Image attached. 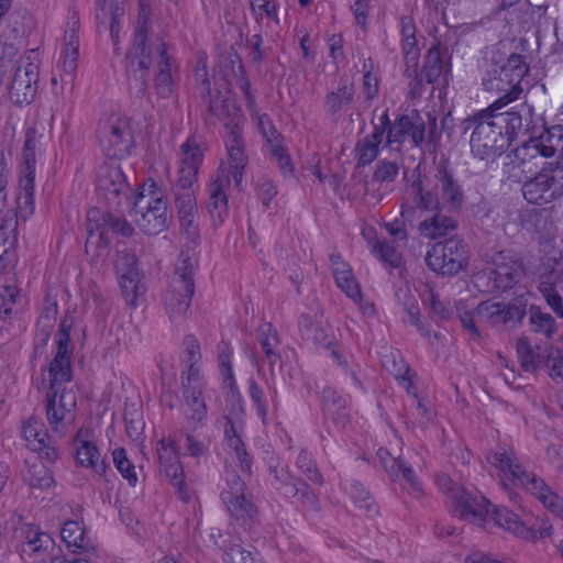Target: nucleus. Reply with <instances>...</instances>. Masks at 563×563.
Returning a JSON list of instances; mask_svg holds the SVG:
<instances>
[{
  "instance_id": "nucleus-1",
  "label": "nucleus",
  "mask_w": 563,
  "mask_h": 563,
  "mask_svg": "<svg viewBox=\"0 0 563 563\" xmlns=\"http://www.w3.org/2000/svg\"><path fill=\"white\" fill-rule=\"evenodd\" d=\"M415 206L423 211L462 210L466 194L463 183L456 176L449 161L441 159L430 177H418L410 185Z\"/></svg>"
},
{
  "instance_id": "nucleus-2",
  "label": "nucleus",
  "mask_w": 563,
  "mask_h": 563,
  "mask_svg": "<svg viewBox=\"0 0 563 563\" xmlns=\"http://www.w3.org/2000/svg\"><path fill=\"white\" fill-rule=\"evenodd\" d=\"M487 462L498 471L505 489L521 486L533 495L554 517L563 521V497L556 494L541 477L530 473L519 462L512 448L498 445L486 455Z\"/></svg>"
},
{
  "instance_id": "nucleus-3",
  "label": "nucleus",
  "mask_w": 563,
  "mask_h": 563,
  "mask_svg": "<svg viewBox=\"0 0 563 563\" xmlns=\"http://www.w3.org/2000/svg\"><path fill=\"white\" fill-rule=\"evenodd\" d=\"M528 71L527 57L521 54L511 53L505 60L494 55L492 65L482 79V85L485 90L501 93V96L489 106L503 109L518 100L522 92L521 81Z\"/></svg>"
},
{
  "instance_id": "nucleus-4",
  "label": "nucleus",
  "mask_w": 563,
  "mask_h": 563,
  "mask_svg": "<svg viewBox=\"0 0 563 563\" xmlns=\"http://www.w3.org/2000/svg\"><path fill=\"white\" fill-rule=\"evenodd\" d=\"M499 110L488 106L461 122L460 128L464 134L472 130L471 152L482 161H494L510 146L509 136H505L495 118V111Z\"/></svg>"
},
{
  "instance_id": "nucleus-5",
  "label": "nucleus",
  "mask_w": 563,
  "mask_h": 563,
  "mask_svg": "<svg viewBox=\"0 0 563 563\" xmlns=\"http://www.w3.org/2000/svg\"><path fill=\"white\" fill-rule=\"evenodd\" d=\"M208 109L211 114L223 121L227 133V161L230 168L228 175L233 178L236 189L242 190L244 169L249 162L243 137V114L238 108L230 111L227 102L220 99L210 100Z\"/></svg>"
},
{
  "instance_id": "nucleus-6",
  "label": "nucleus",
  "mask_w": 563,
  "mask_h": 563,
  "mask_svg": "<svg viewBox=\"0 0 563 563\" xmlns=\"http://www.w3.org/2000/svg\"><path fill=\"white\" fill-rule=\"evenodd\" d=\"M197 260L192 252L181 251L176 263L175 276L164 295L165 309L170 319L185 314L195 291L194 272Z\"/></svg>"
},
{
  "instance_id": "nucleus-7",
  "label": "nucleus",
  "mask_w": 563,
  "mask_h": 563,
  "mask_svg": "<svg viewBox=\"0 0 563 563\" xmlns=\"http://www.w3.org/2000/svg\"><path fill=\"white\" fill-rule=\"evenodd\" d=\"M148 16L141 7L132 47L125 56V70L130 89L144 92L151 65V38H148Z\"/></svg>"
},
{
  "instance_id": "nucleus-8",
  "label": "nucleus",
  "mask_w": 563,
  "mask_h": 563,
  "mask_svg": "<svg viewBox=\"0 0 563 563\" xmlns=\"http://www.w3.org/2000/svg\"><path fill=\"white\" fill-rule=\"evenodd\" d=\"M522 195L529 203L543 206L563 197V157L547 162L522 185Z\"/></svg>"
},
{
  "instance_id": "nucleus-9",
  "label": "nucleus",
  "mask_w": 563,
  "mask_h": 563,
  "mask_svg": "<svg viewBox=\"0 0 563 563\" xmlns=\"http://www.w3.org/2000/svg\"><path fill=\"white\" fill-rule=\"evenodd\" d=\"M269 484L275 492L288 499H296L305 508L319 510V498L309 484L296 477L289 466L279 459L272 457L268 462Z\"/></svg>"
},
{
  "instance_id": "nucleus-10",
  "label": "nucleus",
  "mask_w": 563,
  "mask_h": 563,
  "mask_svg": "<svg viewBox=\"0 0 563 563\" xmlns=\"http://www.w3.org/2000/svg\"><path fill=\"white\" fill-rule=\"evenodd\" d=\"M71 380L59 379L54 385L49 378V388L46 395L45 412L51 429L65 435L76 418L77 396L73 390H67L65 384Z\"/></svg>"
},
{
  "instance_id": "nucleus-11",
  "label": "nucleus",
  "mask_w": 563,
  "mask_h": 563,
  "mask_svg": "<svg viewBox=\"0 0 563 563\" xmlns=\"http://www.w3.org/2000/svg\"><path fill=\"white\" fill-rule=\"evenodd\" d=\"M36 56L35 51L26 52L14 62L10 73L3 76L9 97L15 104L30 103L36 95L38 81Z\"/></svg>"
},
{
  "instance_id": "nucleus-12",
  "label": "nucleus",
  "mask_w": 563,
  "mask_h": 563,
  "mask_svg": "<svg viewBox=\"0 0 563 563\" xmlns=\"http://www.w3.org/2000/svg\"><path fill=\"white\" fill-rule=\"evenodd\" d=\"M378 128H384L386 134V145L393 147L397 145L400 148L406 141H409L413 147H420L426 136V121L417 111L409 114H398L394 121L389 119L388 109H386L378 119Z\"/></svg>"
},
{
  "instance_id": "nucleus-13",
  "label": "nucleus",
  "mask_w": 563,
  "mask_h": 563,
  "mask_svg": "<svg viewBox=\"0 0 563 563\" xmlns=\"http://www.w3.org/2000/svg\"><path fill=\"white\" fill-rule=\"evenodd\" d=\"M36 132L29 129L22 151L23 163L19 179L16 209L21 218L27 219L34 212L35 164H36Z\"/></svg>"
},
{
  "instance_id": "nucleus-14",
  "label": "nucleus",
  "mask_w": 563,
  "mask_h": 563,
  "mask_svg": "<svg viewBox=\"0 0 563 563\" xmlns=\"http://www.w3.org/2000/svg\"><path fill=\"white\" fill-rule=\"evenodd\" d=\"M427 266L442 276H453L463 271L467 264L466 247L461 240L446 239L438 242L427 252Z\"/></svg>"
},
{
  "instance_id": "nucleus-15",
  "label": "nucleus",
  "mask_w": 563,
  "mask_h": 563,
  "mask_svg": "<svg viewBox=\"0 0 563 563\" xmlns=\"http://www.w3.org/2000/svg\"><path fill=\"white\" fill-rule=\"evenodd\" d=\"M96 189L110 209L119 210L130 199V185L117 162H107L99 166Z\"/></svg>"
},
{
  "instance_id": "nucleus-16",
  "label": "nucleus",
  "mask_w": 563,
  "mask_h": 563,
  "mask_svg": "<svg viewBox=\"0 0 563 563\" xmlns=\"http://www.w3.org/2000/svg\"><path fill=\"white\" fill-rule=\"evenodd\" d=\"M134 221L147 235H156L167 228V200L164 196L140 195L134 203Z\"/></svg>"
},
{
  "instance_id": "nucleus-17",
  "label": "nucleus",
  "mask_w": 563,
  "mask_h": 563,
  "mask_svg": "<svg viewBox=\"0 0 563 563\" xmlns=\"http://www.w3.org/2000/svg\"><path fill=\"white\" fill-rule=\"evenodd\" d=\"M523 275L522 262L501 252L495 257L492 267H487L477 275V279L487 278L488 285L492 283L493 290L506 291L512 288Z\"/></svg>"
},
{
  "instance_id": "nucleus-18",
  "label": "nucleus",
  "mask_w": 563,
  "mask_h": 563,
  "mask_svg": "<svg viewBox=\"0 0 563 563\" xmlns=\"http://www.w3.org/2000/svg\"><path fill=\"white\" fill-rule=\"evenodd\" d=\"M534 115V108L528 102L517 104L504 112L495 111V118L505 136H509V144L519 136L534 134L537 128Z\"/></svg>"
},
{
  "instance_id": "nucleus-19",
  "label": "nucleus",
  "mask_w": 563,
  "mask_h": 563,
  "mask_svg": "<svg viewBox=\"0 0 563 563\" xmlns=\"http://www.w3.org/2000/svg\"><path fill=\"white\" fill-rule=\"evenodd\" d=\"M134 137L129 118H119L110 123L101 139V147L106 156L121 159L131 154Z\"/></svg>"
},
{
  "instance_id": "nucleus-20",
  "label": "nucleus",
  "mask_w": 563,
  "mask_h": 563,
  "mask_svg": "<svg viewBox=\"0 0 563 563\" xmlns=\"http://www.w3.org/2000/svg\"><path fill=\"white\" fill-rule=\"evenodd\" d=\"M159 471L177 489L179 499L187 501L189 496L184 484V470L179 462L176 443L172 438L162 439L156 444Z\"/></svg>"
},
{
  "instance_id": "nucleus-21",
  "label": "nucleus",
  "mask_w": 563,
  "mask_h": 563,
  "mask_svg": "<svg viewBox=\"0 0 563 563\" xmlns=\"http://www.w3.org/2000/svg\"><path fill=\"white\" fill-rule=\"evenodd\" d=\"M477 319L489 325L520 323L526 316V308L519 303H505L501 301L485 300L475 309Z\"/></svg>"
},
{
  "instance_id": "nucleus-22",
  "label": "nucleus",
  "mask_w": 563,
  "mask_h": 563,
  "mask_svg": "<svg viewBox=\"0 0 563 563\" xmlns=\"http://www.w3.org/2000/svg\"><path fill=\"white\" fill-rule=\"evenodd\" d=\"M231 179L227 170L220 167L211 178L208 191L207 209L214 225H221L229 216L228 191Z\"/></svg>"
},
{
  "instance_id": "nucleus-23",
  "label": "nucleus",
  "mask_w": 563,
  "mask_h": 563,
  "mask_svg": "<svg viewBox=\"0 0 563 563\" xmlns=\"http://www.w3.org/2000/svg\"><path fill=\"white\" fill-rule=\"evenodd\" d=\"M126 0H97L96 21L98 27L109 29L110 37L114 46V53L120 55L121 21L125 14Z\"/></svg>"
},
{
  "instance_id": "nucleus-24",
  "label": "nucleus",
  "mask_w": 563,
  "mask_h": 563,
  "mask_svg": "<svg viewBox=\"0 0 563 563\" xmlns=\"http://www.w3.org/2000/svg\"><path fill=\"white\" fill-rule=\"evenodd\" d=\"M377 456L384 470L394 481H397L399 477H402V479L406 481V483L409 485L408 493L410 495L417 499H420L424 496L422 484L417 477L410 464H408L399 456H393L390 452L384 448L378 449Z\"/></svg>"
},
{
  "instance_id": "nucleus-25",
  "label": "nucleus",
  "mask_w": 563,
  "mask_h": 563,
  "mask_svg": "<svg viewBox=\"0 0 563 563\" xmlns=\"http://www.w3.org/2000/svg\"><path fill=\"white\" fill-rule=\"evenodd\" d=\"M22 431L30 449L37 452L40 457L51 463L58 459L59 453L57 446L48 437L47 430L40 418L31 417L24 422Z\"/></svg>"
},
{
  "instance_id": "nucleus-26",
  "label": "nucleus",
  "mask_w": 563,
  "mask_h": 563,
  "mask_svg": "<svg viewBox=\"0 0 563 563\" xmlns=\"http://www.w3.org/2000/svg\"><path fill=\"white\" fill-rule=\"evenodd\" d=\"M183 397L185 399L186 419L194 428L202 427L207 421L208 410L203 398L205 380H181Z\"/></svg>"
},
{
  "instance_id": "nucleus-27",
  "label": "nucleus",
  "mask_w": 563,
  "mask_h": 563,
  "mask_svg": "<svg viewBox=\"0 0 563 563\" xmlns=\"http://www.w3.org/2000/svg\"><path fill=\"white\" fill-rule=\"evenodd\" d=\"M69 332L70 324H68L67 321L64 320L56 334L57 351L48 367L49 378H53L54 385H56V382L59 379H73V369L70 364L71 350L69 349Z\"/></svg>"
},
{
  "instance_id": "nucleus-28",
  "label": "nucleus",
  "mask_w": 563,
  "mask_h": 563,
  "mask_svg": "<svg viewBox=\"0 0 563 563\" xmlns=\"http://www.w3.org/2000/svg\"><path fill=\"white\" fill-rule=\"evenodd\" d=\"M355 99V86L346 77H341L335 89L324 96V113L332 121H339L343 112L353 104Z\"/></svg>"
},
{
  "instance_id": "nucleus-29",
  "label": "nucleus",
  "mask_w": 563,
  "mask_h": 563,
  "mask_svg": "<svg viewBox=\"0 0 563 563\" xmlns=\"http://www.w3.org/2000/svg\"><path fill=\"white\" fill-rule=\"evenodd\" d=\"M221 499L225 504L231 517L240 526L250 528L260 521L257 507L244 493L238 495L221 493Z\"/></svg>"
},
{
  "instance_id": "nucleus-30",
  "label": "nucleus",
  "mask_w": 563,
  "mask_h": 563,
  "mask_svg": "<svg viewBox=\"0 0 563 563\" xmlns=\"http://www.w3.org/2000/svg\"><path fill=\"white\" fill-rule=\"evenodd\" d=\"M490 503L483 496L475 497L466 492L452 496V506L455 515L472 522H482L488 514Z\"/></svg>"
},
{
  "instance_id": "nucleus-31",
  "label": "nucleus",
  "mask_w": 563,
  "mask_h": 563,
  "mask_svg": "<svg viewBox=\"0 0 563 563\" xmlns=\"http://www.w3.org/2000/svg\"><path fill=\"white\" fill-rule=\"evenodd\" d=\"M81 435L82 430H79L74 438L77 464L81 467L92 470L99 475H104L109 468V464L101 459L98 446L93 442L82 439Z\"/></svg>"
},
{
  "instance_id": "nucleus-32",
  "label": "nucleus",
  "mask_w": 563,
  "mask_h": 563,
  "mask_svg": "<svg viewBox=\"0 0 563 563\" xmlns=\"http://www.w3.org/2000/svg\"><path fill=\"white\" fill-rule=\"evenodd\" d=\"M175 203L181 231L187 234L188 239L196 243L198 239V208L195 195L188 192L179 195L175 198Z\"/></svg>"
},
{
  "instance_id": "nucleus-33",
  "label": "nucleus",
  "mask_w": 563,
  "mask_h": 563,
  "mask_svg": "<svg viewBox=\"0 0 563 563\" xmlns=\"http://www.w3.org/2000/svg\"><path fill=\"white\" fill-rule=\"evenodd\" d=\"M446 54L448 47L443 46L439 41L432 44L428 49L420 71L421 77L428 84L439 82L441 78L443 81H446V76L450 70L446 68L444 74L443 56Z\"/></svg>"
},
{
  "instance_id": "nucleus-34",
  "label": "nucleus",
  "mask_w": 563,
  "mask_h": 563,
  "mask_svg": "<svg viewBox=\"0 0 563 563\" xmlns=\"http://www.w3.org/2000/svg\"><path fill=\"white\" fill-rule=\"evenodd\" d=\"M232 355L233 349L231 345L224 340H221L217 346V357L222 376V387L228 390V395L232 399L241 401V395L233 374Z\"/></svg>"
},
{
  "instance_id": "nucleus-35",
  "label": "nucleus",
  "mask_w": 563,
  "mask_h": 563,
  "mask_svg": "<svg viewBox=\"0 0 563 563\" xmlns=\"http://www.w3.org/2000/svg\"><path fill=\"white\" fill-rule=\"evenodd\" d=\"M383 137L384 128L379 129L377 123H373V132L358 140L355 145V159L357 167H365L377 158Z\"/></svg>"
},
{
  "instance_id": "nucleus-36",
  "label": "nucleus",
  "mask_w": 563,
  "mask_h": 563,
  "mask_svg": "<svg viewBox=\"0 0 563 563\" xmlns=\"http://www.w3.org/2000/svg\"><path fill=\"white\" fill-rule=\"evenodd\" d=\"M434 212L432 217L419 223L418 231L421 236L437 240L456 230L457 222L453 217L442 213V210Z\"/></svg>"
},
{
  "instance_id": "nucleus-37",
  "label": "nucleus",
  "mask_w": 563,
  "mask_h": 563,
  "mask_svg": "<svg viewBox=\"0 0 563 563\" xmlns=\"http://www.w3.org/2000/svg\"><path fill=\"white\" fill-rule=\"evenodd\" d=\"M151 64L154 67V76L179 74V65L176 58L168 53L166 43L158 36L151 38Z\"/></svg>"
},
{
  "instance_id": "nucleus-38",
  "label": "nucleus",
  "mask_w": 563,
  "mask_h": 563,
  "mask_svg": "<svg viewBox=\"0 0 563 563\" xmlns=\"http://www.w3.org/2000/svg\"><path fill=\"white\" fill-rule=\"evenodd\" d=\"M22 477L33 488L45 489L54 484L51 470L40 457L26 459Z\"/></svg>"
},
{
  "instance_id": "nucleus-39",
  "label": "nucleus",
  "mask_w": 563,
  "mask_h": 563,
  "mask_svg": "<svg viewBox=\"0 0 563 563\" xmlns=\"http://www.w3.org/2000/svg\"><path fill=\"white\" fill-rule=\"evenodd\" d=\"M184 363L187 369L181 373V380L203 379L200 371L201 352L199 341L195 335L189 334L184 339Z\"/></svg>"
},
{
  "instance_id": "nucleus-40",
  "label": "nucleus",
  "mask_w": 563,
  "mask_h": 563,
  "mask_svg": "<svg viewBox=\"0 0 563 563\" xmlns=\"http://www.w3.org/2000/svg\"><path fill=\"white\" fill-rule=\"evenodd\" d=\"M396 297L408 314V322L416 327L417 331L429 341H431V338L438 339V334L432 332L429 327L420 320V309L417 300L409 294L408 289L399 288L396 291Z\"/></svg>"
},
{
  "instance_id": "nucleus-41",
  "label": "nucleus",
  "mask_w": 563,
  "mask_h": 563,
  "mask_svg": "<svg viewBox=\"0 0 563 563\" xmlns=\"http://www.w3.org/2000/svg\"><path fill=\"white\" fill-rule=\"evenodd\" d=\"M561 134L555 135L550 130H544L539 136L536 133L529 136V141L523 145L522 150H532L543 157H552L561 146Z\"/></svg>"
},
{
  "instance_id": "nucleus-42",
  "label": "nucleus",
  "mask_w": 563,
  "mask_h": 563,
  "mask_svg": "<svg viewBox=\"0 0 563 563\" xmlns=\"http://www.w3.org/2000/svg\"><path fill=\"white\" fill-rule=\"evenodd\" d=\"M207 150V143L201 135L191 134L185 143L181 144V165L200 168L203 162V155Z\"/></svg>"
},
{
  "instance_id": "nucleus-43",
  "label": "nucleus",
  "mask_w": 563,
  "mask_h": 563,
  "mask_svg": "<svg viewBox=\"0 0 563 563\" xmlns=\"http://www.w3.org/2000/svg\"><path fill=\"white\" fill-rule=\"evenodd\" d=\"M494 521L501 528L511 531L520 538L528 539L531 534L529 528L520 521L519 517L506 507H496L493 510Z\"/></svg>"
},
{
  "instance_id": "nucleus-44",
  "label": "nucleus",
  "mask_w": 563,
  "mask_h": 563,
  "mask_svg": "<svg viewBox=\"0 0 563 563\" xmlns=\"http://www.w3.org/2000/svg\"><path fill=\"white\" fill-rule=\"evenodd\" d=\"M258 341L265 358L273 367L280 357L278 351L279 338L276 329L271 323L263 324L258 330Z\"/></svg>"
},
{
  "instance_id": "nucleus-45",
  "label": "nucleus",
  "mask_w": 563,
  "mask_h": 563,
  "mask_svg": "<svg viewBox=\"0 0 563 563\" xmlns=\"http://www.w3.org/2000/svg\"><path fill=\"white\" fill-rule=\"evenodd\" d=\"M529 325L533 333L551 339L558 330L556 322L550 313L543 312L540 307L531 306L529 310Z\"/></svg>"
},
{
  "instance_id": "nucleus-46",
  "label": "nucleus",
  "mask_w": 563,
  "mask_h": 563,
  "mask_svg": "<svg viewBox=\"0 0 563 563\" xmlns=\"http://www.w3.org/2000/svg\"><path fill=\"white\" fill-rule=\"evenodd\" d=\"M368 245L371 253L386 267L394 269L401 265V255L390 242L375 239L373 242L368 241Z\"/></svg>"
},
{
  "instance_id": "nucleus-47",
  "label": "nucleus",
  "mask_w": 563,
  "mask_h": 563,
  "mask_svg": "<svg viewBox=\"0 0 563 563\" xmlns=\"http://www.w3.org/2000/svg\"><path fill=\"white\" fill-rule=\"evenodd\" d=\"M60 537L68 550L74 553L88 548L85 542V530L77 521H67L60 530Z\"/></svg>"
},
{
  "instance_id": "nucleus-48",
  "label": "nucleus",
  "mask_w": 563,
  "mask_h": 563,
  "mask_svg": "<svg viewBox=\"0 0 563 563\" xmlns=\"http://www.w3.org/2000/svg\"><path fill=\"white\" fill-rule=\"evenodd\" d=\"M321 399L324 409L331 415L346 416L350 400L349 397L340 395L333 387L327 386L322 389Z\"/></svg>"
},
{
  "instance_id": "nucleus-49",
  "label": "nucleus",
  "mask_w": 563,
  "mask_h": 563,
  "mask_svg": "<svg viewBox=\"0 0 563 563\" xmlns=\"http://www.w3.org/2000/svg\"><path fill=\"white\" fill-rule=\"evenodd\" d=\"M517 355L520 365L527 372H536L542 364L543 357L536 353L527 338H521L517 342Z\"/></svg>"
},
{
  "instance_id": "nucleus-50",
  "label": "nucleus",
  "mask_w": 563,
  "mask_h": 563,
  "mask_svg": "<svg viewBox=\"0 0 563 563\" xmlns=\"http://www.w3.org/2000/svg\"><path fill=\"white\" fill-rule=\"evenodd\" d=\"M296 466L310 482L319 486L323 485L324 478L310 452L302 449L296 459Z\"/></svg>"
},
{
  "instance_id": "nucleus-51",
  "label": "nucleus",
  "mask_w": 563,
  "mask_h": 563,
  "mask_svg": "<svg viewBox=\"0 0 563 563\" xmlns=\"http://www.w3.org/2000/svg\"><path fill=\"white\" fill-rule=\"evenodd\" d=\"M299 328L301 336L305 341L314 345H325V332L308 316H301L299 319Z\"/></svg>"
},
{
  "instance_id": "nucleus-52",
  "label": "nucleus",
  "mask_w": 563,
  "mask_h": 563,
  "mask_svg": "<svg viewBox=\"0 0 563 563\" xmlns=\"http://www.w3.org/2000/svg\"><path fill=\"white\" fill-rule=\"evenodd\" d=\"M64 70L71 75L77 68L79 56V36L75 29L66 33Z\"/></svg>"
},
{
  "instance_id": "nucleus-53",
  "label": "nucleus",
  "mask_w": 563,
  "mask_h": 563,
  "mask_svg": "<svg viewBox=\"0 0 563 563\" xmlns=\"http://www.w3.org/2000/svg\"><path fill=\"white\" fill-rule=\"evenodd\" d=\"M113 463L122 477L128 481L131 486H135L137 475L134 464L126 457V451L123 448H117L112 452Z\"/></svg>"
},
{
  "instance_id": "nucleus-54",
  "label": "nucleus",
  "mask_w": 563,
  "mask_h": 563,
  "mask_svg": "<svg viewBox=\"0 0 563 563\" xmlns=\"http://www.w3.org/2000/svg\"><path fill=\"white\" fill-rule=\"evenodd\" d=\"M249 396L262 422L268 424V402L263 389L254 378L249 379Z\"/></svg>"
},
{
  "instance_id": "nucleus-55",
  "label": "nucleus",
  "mask_w": 563,
  "mask_h": 563,
  "mask_svg": "<svg viewBox=\"0 0 563 563\" xmlns=\"http://www.w3.org/2000/svg\"><path fill=\"white\" fill-rule=\"evenodd\" d=\"M347 492L356 507L364 509L367 512H373L375 510L374 499L362 483L353 481L350 484Z\"/></svg>"
},
{
  "instance_id": "nucleus-56",
  "label": "nucleus",
  "mask_w": 563,
  "mask_h": 563,
  "mask_svg": "<svg viewBox=\"0 0 563 563\" xmlns=\"http://www.w3.org/2000/svg\"><path fill=\"white\" fill-rule=\"evenodd\" d=\"M198 168L180 165L178 170V180L174 187L175 198L179 195H185L186 192L190 195H195L191 187L194 183L197 180Z\"/></svg>"
},
{
  "instance_id": "nucleus-57",
  "label": "nucleus",
  "mask_w": 563,
  "mask_h": 563,
  "mask_svg": "<svg viewBox=\"0 0 563 563\" xmlns=\"http://www.w3.org/2000/svg\"><path fill=\"white\" fill-rule=\"evenodd\" d=\"M119 278L122 295L129 306L136 307L140 295V274L136 276H121Z\"/></svg>"
},
{
  "instance_id": "nucleus-58",
  "label": "nucleus",
  "mask_w": 563,
  "mask_h": 563,
  "mask_svg": "<svg viewBox=\"0 0 563 563\" xmlns=\"http://www.w3.org/2000/svg\"><path fill=\"white\" fill-rule=\"evenodd\" d=\"M399 173V166L396 162L379 161L373 173L372 181L375 184L393 183Z\"/></svg>"
},
{
  "instance_id": "nucleus-59",
  "label": "nucleus",
  "mask_w": 563,
  "mask_h": 563,
  "mask_svg": "<svg viewBox=\"0 0 563 563\" xmlns=\"http://www.w3.org/2000/svg\"><path fill=\"white\" fill-rule=\"evenodd\" d=\"M223 433H224V441H225L227 445L229 446V449L232 450L233 453L245 448V444L241 438V433L239 431L238 426L228 416L224 417Z\"/></svg>"
},
{
  "instance_id": "nucleus-60",
  "label": "nucleus",
  "mask_w": 563,
  "mask_h": 563,
  "mask_svg": "<svg viewBox=\"0 0 563 563\" xmlns=\"http://www.w3.org/2000/svg\"><path fill=\"white\" fill-rule=\"evenodd\" d=\"M115 269L118 277L139 275L135 255L126 251L120 252L115 261Z\"/></svg>"
},
{
  "instance_id": "nucleus-61",
  "label": "nucleus",
  "mask_w": 563,
  "mask_h": 563,
  "mask_svg": "<svg viewBox=\"0 0 563 563\" xmlns=\"http://www.w3.org/2000/svg\"><path fill=\"white\" fill-rule=\"evenodd\" d=\"M179 74H162L154 76V86L161 98H170L174 93Z\"/></svg>"
},
{
  "instance_id": "nucleus-62",
  "label": "nucleus",
  "mask_w": 563,
  "mask_h": 563,
  "mask_svg": "<svg viewBox=\"0 0 563 563\" xmlns=\"http://www.w3.org/2000/svg\"><path fill=\"white\" fill-rule=\"evenodd\" d=\"M383 365L397 379H405L406 374L409 371V367L398 353L391 352L389 354L384 355Z\"/></svg>"
},
{
  "instance_id": "nucleus-63",
  "label": "nucleus",
  "mask_w": 563,
  "mask_h": 563,
  "mask_svg": "<svg viewBox=\"0 0 563 563\" xmlns=\"http://www.w3.org/2000/svg\"><path fill=\"white\" fill-rule=\"evenodd\" d=\"M225 563H254L253 553L246 550L242 544L234 543L228 547L223 555Z\"/></svg>"
},
{
  "instance_id": "nucleus-64",
  "label": "nucleus",
  "mask_w": 563,
  "mask_h": 563,
  "mask_svg": "<svg viewBox=\"0 0 563 563\" xmlns=\"http://www.w3.org/2000/svg\"><path fill=\"white\" fill-rule=\"evenodd\" d=\"M256 192L262 201V203L268 208L271 205V201L276 197L278 194L277 186L274 184V181L267 177L262 176L256 181Z\"/></svg>"
}]
</instances>
